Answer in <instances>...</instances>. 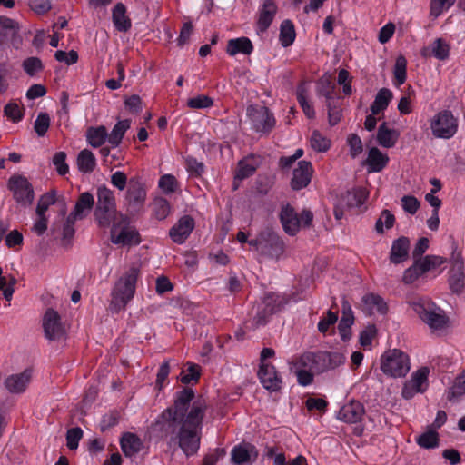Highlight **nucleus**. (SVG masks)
<instances>
[{"label": "nucleus", "mask_w": 465, "mask_h": 465, "mask_svg": "<svg viewBox=\"0 0 465 465\" xmlns=\"http://www.w3.org/2000/svg\"><path fill=\"white\" fill-rule=\"evenodd\" d=\"M252 128L259 133L268 134L275 125L273 114L265 106L250 105L247 107Z\"/></svg>", "instance_id": "9"}, {"label": "nucleus", "mask_w": 465, "mask_h": 465, "mask_svg": "<svg viewBox=\"0 0 465 465\" xmlns=\"http://www.w3.org/2000/svg\"><path fill=\"white\" fill-rule=\"evenodd\" d=\"M195 227L194 219L190 215L182 216L169 231V236L174 243H183Z\"/></svg>", "instance_id": "16"}, {"label": "nucleus", "mask_w": 465, "mask_h": 465, "mask_svg": "<svg viewBox=\"0 0 465 465\" xmlns=\"http://www.w3.org/2000/svg\"><path fill=\"white\" fill-rule=\"evenodd\" d=\"M42 326L45 338L50 341L60 340L65 334L59 313L52 308L45 311L42 320Z\"/></svg>", "instance_id": "11"}, {"label": "nucleus", "mask_w": 465, "mask_h": 465, "mask_svg": "<svg viewBox=\"0 0 465 465\" xmlns=\"http://www.w3.org/2000/svg\"><path fill=\"white\" fill-rule=\"evenodd\" d=\"M231 459L234 464L242 465L254 460L258 456L256 448L250 443L235 446L231 452Z\"/></svg>", "instance_id": "22"}, {"label": "nucleus", "mask_w": 465, "mask_h": 465, "mask_svg": "<svg viewBox=\"0 0 465 465\" xmlns=\"http://www.w3.org/2000/svg\"><path fill=\"white\" fill-rule=\"evenodd\" d=\"M140 271L137 267L129 268L114 283L111 292L109 309L114 312L124 310L134 298Z\"/></svg>", "instance_id": "2"}, {"label": "nucleus", "mask_w": 465, "mask_h": 465, "mask_svg": "<svg viewBox=\"0 0 465 465\" xmlns=\"http://www.w3.org/2000/svg\"><path fill=\"white\" fill-rule=\"evenodd\" d=\"M389 163V157L377 147H372L368 152L366 164L370 173H378L383 170Z\"/></svg>", "instance_id": "30"}, {"label": "nucleus", "mask_w": 465, "mask_h": 465, "mask_svg": "<svg viewBox=\"0 0 465 465\" xmlns=\"http://www.w3.org/2000/svg\"><path fill=\"white\" fill-rule=\"evenodd\" d=\"M277 13V5L274 0H263L259 11L257 21L258 30L262 33L265 32L271 25Z\"/></svg>", "instance_id": "23"}, {"label": "nucleus", "mask_w": 465, "mask_h": 465, "mask_svg": "<svg viewBox=\"0 0 465 465\" xmlns=\"http://www.w3.org/2000/svg\"><path fill=\"white\" fill-rule=\"evenodd\" d=\"M296 37L293 23L286 19L282 22L280 26V36L279 40L283 47H288L293 44Z\"/></svg>", "instance_id": "42"}, {"label": "nucleus", "mask_w": 465, "mask_h": 465, "mask_svg": "<svg viewBox=\"0 0 465 465\" xmlns=\"http://www.w3.org/2000/svg\"><path fill=\"white\" fill-rule=\"evenodd\" d=\"M32 381V371L25 370L19 373L7 376L4 381L5 388L12 394H20L25 391Z\"/></svg>", "instance_id": "18"}, {"label": "nucleus", "mask_w": 465, "mask_h": 465, "mask_svg": "<svg viewBox=\"0 0 465 465\" xmlns=\"http://www.w3.org/2000/svg\"><path fill=\"white\" fill-rule=\"evenodd\" d=\"M297 101L302 107L304 114L309 119H313L315 117V111L313 106L309 103L307 98V88L305 84H301L297 87L296 91Z\"/></svg>", "instance_id": "43"}, {"label": "nucleus", "mask_w": 465, "mask_h": 465, "mask_svg": "<svg viewBox=\"0 0 465 465\" xmlns=\"http://www.w3.org/2000/svg\"><path fill=\"white\" fill-rule=\"evenodd\" d=\"M261 164V157L257 155H249L238 163V168L234 179L243 180L252 176Z\"/></svg>", "instance_id": "28"}, {"label": "nucleus", "mask_w": 465, "mask_h": 465, "mask_svg": "<svg viewBox=\"0 0 465 465\" xmlns=\"http://www.w3.org/2000/svg\"><path fill=\"white\" fill-rule=\"evenodd\" d=\"M130 125L131 122L127 119L118 121L111 133L108 134V143L113 147H117L121 143L125 132L130 128Z\"/></svg>", "instance_id": "41"}, {"label": "nucleus", "mask_w": 465, "mask_h": 465, "mask_svg": "<svg viewBox=\"0 0 465 465\" xmlns=\"http://www.w3.org/2000/svg\"><path fill=\"white\" fill-rule=\"evenodd\" d=\"M280 220L286 233L295 235L299 232V217L291 205L287 204L282 208Z\"/></svg>", "instance_id": "24"}, {"label": "nucleus", "mask_w": 465, "mask_h": 465, "mask_svg": "<svg viewBox=\"0 0 465 465\" xmlns=\"http://www.w3.org/2000/svg\"><path fill=\"white\" fill-rule=\"evenodd\" d=\"M398 138V131L389 128L385 122L379 126L377 132V141L381 146L384 148H391L396 144Z\"/></svg>", "instance_id": "34"}, {"label": "nucleus", "mask_w": 465, "mask_h": 465, "mask_svg": "<svg viewBox=\"0 0 465 465\" xmlns=\"http://www.w3.org/2000/svg\"><path fill=\"white\" fill-rule=\"evenodd\" d=\"M23 68L28 75L33 76L43 69V64L37 57H29L23 62Z\"/></svg>", "instance_id": "62"}, {"label": "nucleus", "mask_w": 465, "mask_h": 465, "mask_svg": "<svg viewBox=\"0 0 465 465\" xmlns=\"http://www.w3.org/2000/svg\"><path fill=\"white\" fill-rule=\"evenodd\" d=\"M406 70L407 61L405 57L402 55L398 56L393 69L395 86L399 87L405 83L407 77Z\"/></svg>", "instance_id": "45"}, {"label": "nucleus", "mask_w": 465, "mask_h": 465, "mask_svg": "<svg viewBox=\"0 0 465 465\" xmlns=\"http://www.w3.org/2000/svg\"><path fill=\"white\" fill-rule=\"evenodd\" d=\"M147 198L145 186L139 181L131 180L124 194V205L130 213L143 210Z\"/></svg>", "instance_id": "10"}, {"label": "nucleus", "mask_w": 465, "mask_h": 465, "mask_svg": "<svg viewBox=\"0 0 465 465\" xmlns=\"http://www.w3.org/2000/svg\"><path fill=\"white\" fill-rule=\"evenodd\" d=\"M430 126L434 137L450 139L458 132L459 119L450 110H441L430 119Z\"/></svg>", "instance_id": "7"}, {"label": "nucleus", "mask_w": 465, "mask_h": 465, "mask_svg": "<svg viewBox=\"0 0 465 465\" xmlns=\"http://www.w3.org/2000/svg\"><path fill=\"white\" fill-rule=\"evenodd\" d=\"M15 283L16 279L12 275L0 278V291H3V295L6 301L12 300Z\"/></svg>", "instance_id": "56"}, {"label": "nucleus", "mask_w": 465, "mask_h": 465, "mask_svg": "<svg viewBox=\"0 0 465 465\" xmlns=\"http://www.w3.org/2000/svg\"><path fill=\"white\" fill-rule=\"evenodd\" d=\"M328 108V120L331 125H336L341 119V108L340 98L326 102Z\"/></svg>", "instance_id": "48"}, {"label": "nucleus", "mask_w": 465, "mask_h": 465, "mask_svg": "<svg viewBox=\"0 0 465 465\" xmlns=\"http://www.w3.org/2000/svg\"><path fill=\"white\" fill-rule=\"evenodd\" d=\"M381 369L386 375L403 377L410 371L409 356L397 349L389 350L381 355Z\"/></svg>", "instance_id": "6"}, {"label": "nucleus", "mask_w": 465, "mask_h": 465, "mask_svg": "<svg viewBox=\"0 0 465 465\" xmlns=\"http://www.w3.org/2000/svg\"><path fill=\"white\" fill-rule=\"evenodd\" d=\"M316 355L321 373L328 370L335 369L340 365L343 364L345 361V356L341 352L338 351H319L316 352Z\"/></svg>", "instance_id": "26"}, {"label": "nucleus", "mask_w": 465, "mask_h": 465, "mask_svg": "<svg viewBox=\"0 0 465 465\" xmlns=\"http://www.w3.org/2000/svg\"><path fill=\"white\" fill-rule=\"evenodd\" d=\"M395 222L394 215L388 210L382 211L380 218L377 220L375 224V229L378 233L384 232V227L386 229H391Z\"/></svg>", "instance_id": "55"}, {"label": "nucleus", "mask_w": 465, "mask_h": 465, "mask_svg": "<svg viewBox=\"0 0 465 465\" xmlns=\"http://www.w3.org/2000/svg\"><path fill=\"white\" fill-rule=\"evenodd\" d=\"M289 364L291 371L304 370L321 373L316 352H306L300 356L293 357L289 361Z\"/></svg>", "instance_id": "21"}, {"label": "nucleus", "mask_w": 465, "mask_h": 465, "mask_svg": "<svg viewBox=\"0 0 465 465\" xmlns=\"http://www.w3.org/2000/svg\"><path fill=\"white\" fill-rule=\"evenodd\" d=\"M111 242L114 244L131 246L141 242L138 231L130 225L127 215L120 213L118 219L111 223Z\"/></svg>", "instance_id": "5"}, {"label": "nucleus", "mask_w": 465, "mask_h": 465, "mask_svg": "<svg viewBox=\"0 0 465 465\" xmlns=\"http://www.w3.org/2000/svg\"><path fill=\"white\" fill-rule=\"evenodd\" d=\"M408 303L431 331H441L447 327L448 318L443 312L429 299L417 298Z\"/></svg>", "instance_id": "3"}, {"label": "nucleus", "mask_w": 465, "mask_h": 465, "mask_svg": "<svg viewBox=\"0 0 465 465\" xmlns=\"http://www.w3.org/2000/svg\"><path fill=\"white\" fill-rule=\"evenodd\" d=\"M158 186L165 194H171L176 192L179 187V183L175 176L173 174H164L160 177Z\"/></svg>", "instance_id": "51"}, {"label": "nucleus", "mask_w": 465, "mask_h": 465, "mask_svg": "<svg viewBox=\"0 0 465 465\" xmlns=\"http://www.w3.org/2000/svg\"><path fill=\"white\" fill-rule=\"evenodd\" d=\"M262 311L258 312L254 317L256 326L266 324L268 318L277 312L283 305V299L275 293H268L262 300Z\"/></svg>", "instance_id": "14"}, {"label": "nucleus", "mask_w": 465, "mask_h": 465, "mask_svg": "<svg viewBox=\"0 0 465 465\" xmlns=\"http://www.w3.org/2000/svg\"><path fill=\"white\" fill-rule=\"evenodd\" d=\"M449 284L453 292L460 293L464 288V261L460 252L456 250L450 257Z\"/></svg>", "instance_id": "13"}, {"label": "nucleus", "mask_w": 465, "mask_h": 465, "mask_svg": "<svg viewBox=\"0 0 465 465\" xmlns=\"http://www.w3.org/2000/svg\"><path fill=\"white\" fill-rule=\"evenodd\" d=\"M121 449L126 457H134L142 449L143 442L140 438L131 432H125L120 440Z\"/></svg>", "instance_id": "31"}, {"label": "nucleus", "mask_w": 465, "mask_h": 465, "mask_svg": "<svg viewBox=\"0 0 465 465\" xmlns=\"http://www.w3.org/2000/svg\"><path fill=\"white\" fill-rule=\"evenodd\" d=\"M417 260L425 273L445 262V259L437 255H426L425 257H421Z\"/></svg>", "instance_id": "54"}, {"label": "nucleus", "mask_w": 465, "mask_h": 465, "mask_svg": "<svg viewBox=\"0 0 465 465\" xmlns=\"http://www.w3.org/2000/svg\"><path fill=\"white\" fill-rule=\"evenodd\" d=\"M258 377L266 390L270 391H278L281 390L282 380L272 364L260 363Z\"/></svg>", "instance_id": "15"}, {"label": "nucleus", "mask_w": 465, "mask_h": 465, "mask_svg": "<svg viewBox=\"0 0 465 465\" xmlns=\"http://www.w3.org/2000/svg\"><path fill=\"white\" fill-rule=\"evenodd\" d=\"M316 92L318 96L325 98V102L340 98L337 85L329 74H324L319 79Z\"/></svg>", "instance_id": "27"}, {"label": "nucleus", "mask_w": 465, "mask_h": 465, "mask_svg": "<svg viewBox=\"0 0 465 465\" xmlns=\"http://www.w3.org/2000/svg\"><path fill=\"white\" fill-rule=\"evenodd\" d=\"M439 434L432 428L416 438L417 444L423 449H434L439 446Z\"/></svg>", "instance_id": "44"}, {"label": "nucleus", "mask_w": 465, "mask_h": 465, "mask_svg": "<svg viewBox=\"0 0 465 465\" xmlns=\"http://www.w3.org/2000/svg\"><path fill=\"white\" fill-rule=\"evenodd\" d=\"M410 240L401 236L392 242L390 261L391 263L400 264L405 262L409 257Z\"/></svg>", "instance_id": "25"}, {"label": "nucleus", "mask_w": 465, "mask_h": 465, "mask_svg": "<svg viewBox=\"0 0 465 465\" xmlns=\"http://www.w3.org/2000/svg\"><path fill=\"white\" fill-rule=\"evenodd\" d=\"M252 51L253 45L248 37L230 39L227 43L226 53L230 56H235L238 54L249 55Z\"/></svg>", "instance_id": "32"}, {"label": "nucleus", "mask_w": 465, "mask_h": 465, "mask_svg": "<svg viewBox=\"0 0 465 465\" xmlns=\"http://www.w3.org/2000/svg\"><path fill=\"white\" fill-rule=\"evenodd\" d=\"M425 272H423L418 260H415L413 264L406 269L403 272L402 281L406 284L413 283Z\"/></svg>", "instance_id": "50"}, {"label": "nucleus", "mask_w": 465, "mask_h": 465, "mask_svg": "<svg viewBox=\"0 0 465 465\" xmlns=\"http://www.w3.org/2000/svg\"><path fill=\"white\" fill-rule=\"evenodd\" d=\"M365 413L363 405L357 401H351L344 404L337 413V419L346 423H357L361 421Z\"/></svg>", "instance_id": "20"}, {"label": "nucleus", "mask_w": 465, "mask_h": 465, "mask_svg": "<svg viewBox=\"0 0 465 465\" xmlns=\"http://www.w3.org/2000/svg\"><path fill=\"white\" fill-rule=\"evenodd\" d=\"M347 143L350 147V155L356 158L363 151L362 142L359 135L351 134L347 138Z\"/></svg>", "instance_id": "60"}, {"label": "nucleus", "mask_w": 465, "mask_h": 465, "mask_svg": "<svg viewBox=\"0 0 465 465\" xmlns=\"http://www.w3.org/2000/svg\"><path fill=\"white\" fill-rule=\"evenodd\" d=\"M65 160L66 153L64 152H57L53 157V163L60 175H65L69 172V166Z\"/></svg>", "instance_id": "63"}, {"label": "nucleus", "mask_w": 465, "mask_h": 465, "mask_svg": "<svg viewBox=\"0 0 465 465\" xmlns=\"http://www.w3.org/2000/svg\"><path fill=\"white\" fill-rule=\"evenodd\" d=\"M187 372L183 371L181 373V381L183 384H188L192 381H197L200 377V367L196 364H190Z\"/></svg>", "instance_id": "64"}, {"label": "nucleus", "mask_w": 465, "mask_h": 465, "mask_svg": "<svg viewBox=\"0 0 465 465\" xmlns=\"http://www.w3.org/2000/svg\"><path fill=\"white\" fill-rule=\"evenodd\" d=\"M97 202L94 216L100 227H109L114 220L118 219L121 213L116 210V203L114 192L101 185L97 188Z\"/></svg>", "instance_id": "4"}, {"label": "nucleus", "mask_w": 465, "mask_h": 465, "mask_svg": "<svg viewBox=\"0 0 465 465\" xmlns=\"http://www.w3.org/2000/svg\"><path fill=\"white\" fill-rule=\"evenodd\" d=\"M310 143L313 150L321 153L326 152L331 146V141L317 130L312 132Z\"/></svg>", "instance_id": "47"}, {"label": "nucleus", "mask_w": 465, "mask_h": 465, "mask_svg": "<svg viewBox=\"0 0 465 465\" xmlns=\"http://www.w3.org/2000/svg\"><path fill=\"white\" fill-rule=\"evenodd\" d=\"M429 369L420 368L412 373L411 378L405 382L401 395L404 399L410 400L416 393H422L428 388Z\"/></svg>", "instance_id": "12"}, {"label": "nucleus", "mask_w": 465, "mask_h": 465, "mask_svg": "<svg viewBox=\"0 0 465 465\" xmlns=\"http://www.w3.org/2000/svg\"><path fill=\"white\" fill-rule=\"evenodd\" d=\"M393 98L392 92L388 88H381L377 93L373 103L371 105L372 114H379L383 112Z\"/></svg>", "instance_id": "37"}, {"label": "nucleus", "mask_w": 465, "mask_h": 465, "mask_svg": "<svg viewBox=\"0 0 465 465\" xmlns=\"http://www.w3.org/2000/svg\"><path fill=\"white\" fill-rule=\"evenodd\" d=\"M94 196L88 192L83 193L79 195V198L70 215H72V218L82 220L85 218L87 214L91 212V210L94 207Z\"/></svg>", "instance_id": "29"}, {"label": "nucleus", "mask_w": 465, "mask_h": 465, "mask_svg": "<svg viewBox=\"0 0 465 465\" xmlns=\"http://www.w3.org/2000/svg\"><path fill=\"white\" fill-rule=\"evenodd\" d=\"M50 126V117L46 113H40L35 121L34 129L38 136H44Z\"/></svg>", "instance_id": "59"}, {"label": "nucleus", "mask_w": 465, "mask_h": 465, "mask_svg": "<svg viewBox=\"0 0 465 465\" xmlns=\"http://www.w3.org/2000/svg\"><path fill=\"white\" fill-rule=\"evenodd\" d=\"M114 25L120 32H126L131 28L132 23L126 15V7L123 3H117L112 12Z\"/></svg>", "instance_id": "33"}, {"label": "nucleus", "mask_w": 465, "mask_h": 465, "mask_svg": "<svg viewBox=\"0 0 465 465\" xmlns=\"http://www.w3.org/2000/svg\"><path fill=\"white\" fill-rule=\"evenodd\" d=\"M284 252V242L281 237L270 229L264 230L263 245L261 254L278 259Z\"/></svg>", "instance_id": "17"}, {"label": "nucleus", "mask_w": 465, "mask_h": 465, "mask_svg": "<svg viewBox=\"0 0 465 465\" xmlns=\"http://www.w3.org/2000/svg\"><path fill=\"white\" fill-rule=\"evenodd\" d=\"M0 26L1 30L5 31V33L9 35L12 41L16 42V36L19 31L18 24L6 16H0Z\"/></svg>", "instance_id": "52"}, {"label": "nucleus", "mask_w": 465, "mask_h": 465, "mask_svg": "<svg viewBox=\"0 0 465 465\" xmlns=\"http://www.w3.org/2000/svg\"><path fill=\"white\" fill-rule=\"evenodd\" d=\"M431 53L439 60H445L449 57L450 46L441 38H437L431 45Z\"/></svg>", "instance_id": "53"}, {"label": "nucleus", "mask_w": 465, "mask_h": 465, "mask_svg": "<svg viewBox=\"0 0 465 465\" xmlns=\"http://www.w3.org/2000/svg\"><path fill=\"white\" fill-rule=\"evenodd\" d=\"M7 187L12 192L16 203L23 207L32 204L35 193L32 184L26 177L20 174L12 175L8 180Z\"/></svg>", "instance_id": "8"}, {"label": "nucleus", "mask_w": 465, "mask_h": 465, "mask_svg": "<svg viewBox=\"0 0 465 465\" xmlns=\"http://www.w3.org/2000/svg\"><path fill=\"white\" fill-rule=\"evenodd\" d=\"M312 173L311 162L300 161L298 166L293 170L291 187L295 191L305 188L310 183Z\"/></svg>", "instance_id": "19"}, {"label": "nucleus", "mask_w": 465, "mask_h": 465, "mask_svg": "<svg viewBox=\"0 0 465 465\" xmlns=\"http://www.w3.org/2000/svg\"><path fill=\"white\" fill-rule=\"evenodd\" d=\"M362 303L370 312H377L385 314L388 311L387 303L378 294L368 293L362 297Z\"/></svg>", "instance_id": "38"}, {"label": "nucleus", "mask_w": 465, "mask_h": 465, "mask_svg": "<svg viewBox=\"0 0 465 465\" xmlns=\"http://www.w3.org/2000/svg\"><path fill=\"white\" fill-rule=\"evenodd\" d=\"M78 170L83 173H90L96 167V158L88 149L82 150L76 158Z\"/></svg>", "instance_id": "35"}, {"label": "nucleus", "mask_w": 465, "mask_h": 465, "mask_svg": "<svg viewBox=\"0 0 465 465\" xmlns=\"http://www.w3.org/2000/svg\"><path fill=\"white\" fill-rule=\"evenodd\" d=\"M56 202V192L55 191H50L45 194H43L40 199L38 200L37 206H36V214L37 216L45 215V212L48 210V208L54 204Z\"/></svg>", "instance_id": "46"}, {"label": "nucleus", "mask_w": 465, "mask_h": 465, "mask_svg": "<svg viewBox=\"0 0 465 465\" xmlns=\"http://www.w3.org/2000/svg\"><path fill=\"white\" fill-rule=\"evenodd\" d=\"M456 0H430V15L434 17L440 16L454 5Z\"/></svg>", "instance_id": "58"}, {"label": "nucleus", "mask_w": 465, "mask_h": 465, "mask_svg": "<svg viewBox=\"0 0 465 465\" xmlns=\"http://www.w3.org/2000/svg\"><path fill=\"white\" fill-rule=\"evenodd\" d=\"M83 437V430L81 428H72L66 432V445L70 450H76L80 440Z\"/></svg>", "instance_id": "61"}, {"label": "nucleus", "mask_w": 465, "mask_h": 465, "mask_svg": "<svg viewBox=\"0 0 465 465\" xmlns=\"http://www.w3.org/2000/svg\"><path fill=\"white\" fill-rule=\"evenodd\" d=\"M4 113L8 119L14 123H17L23 119L25 109L23 105H20L15 102H10L5 106Z\"/></svg>", "instance_id": "49"}, {"label": "nucleus", "mask_w": 465, "mask_h": 465, "mask_svg": "<svg viewBox=\"0 0 465 465\" xmlns=\"http://www.w3.org/2000/svg\"><path fill=\"white\" fill-rule=\"evenodd\" d=\"M213 100L204 94H200L195 97L190 98L187 101V106L191 109H205L213 106Z\"/></svg>", "instance_id": "57"}, {"label": "nucleus", "mask_w": 465, "mask_h": 465, "mask_svg": "<svg viewBox=\"0 0 465 465\" xmlns=\"http://www.w3.org/2000/svg\"><path fill=\"white\" fill-rule=\"evenodd\" d=\"M151 207L153 216L159 221L166 219L172 212L171 203L162 196L155 197Z\"/></svg>", "instance_id": "40"}, {"label": "nucleus", "mask_w": 465, "mask_h": 465, "mask_svg": "<svg viewBox=\"0 0 465 465\" xmlns=\"http://www.w3.org/2000/svg\"><path fill=\"white\" fill-rule=\"evenodd\" d=\"M207 411L203 399H194V392L184 388L175 393L173 404L156 420L169 444L177 446L187 457L195 455L201 444L203 420Z\"/></svg>", "instance_id": "1"}, {"label": "nucleus", "mask_w": 465, "mask_h": 465, "mask_svg": "<svg viewBox=\"0 0 465 465\" xmlns=\"http://www.w3.org/2000/svg\"><path fill=\"white\" fill-rule=\"evenodd\" d=\"M86 139L91 146L98 148L104 143L106 139L108 140L107 130L104 125L90 127L86 132Z\"/></svg>", "instance_id": "39"}, {"label": "nucleus", "mask_w": 465, "mask_h": 465, "mask_svg": "<svg viewBox=\"0 0 465 465\" xmlns=\"http://www.w3.org/2000/svg\"><path fill=\"white\" fill-rule=\"evenodd\" d=\"M367 198L364 189L357 188L348 191L341 198V205L348 208L361 206Z\"/></svg>", "instance_id": "36"}]
</instances>
